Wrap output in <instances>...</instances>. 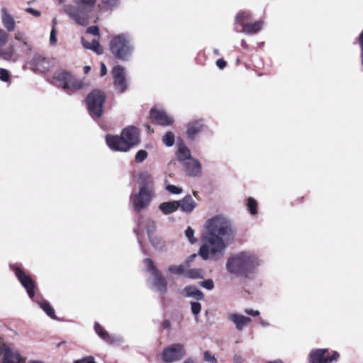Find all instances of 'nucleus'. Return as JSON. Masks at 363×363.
<instances>
[{
    "label": "nucleus",
    "instance_id": "nucleus-44",
    "mask_svg": "<svg viewBox=\"0 0 363 363\" xmlns=\"http://www.w3.org/2000/svg\"><path fill=\"white\" fill-rule=\"evenodd\" d=\"M200 284L201 286H203V288H205L208 290H211L214 287L213 281L211 279H207V280L203 281L201 282Z\"/></svg>",
    "mask_w": 363,
    "mask_h": 363
},
{
    "label": "nucleus",
    "instance_id": "nucleus-43",
    "mask_svg": "<svg viewBox=\"0 0 363 363\" xmlns=\"http://www.w3.org/2000/svg\"><path fill=\"white\" fill-rule=\"evenodd\" d=\"M250 18V13L248 12L242 11L238 13L236 16V22H241L244 20H247Z\"/></svg>",
    "mask_w": 363,
    "mask_h": 363
},
{
    "label": "nucleus",
    "instance_id": "nucleus-20",
    "mask_svg": "<svg viewBox=\"0 0 363 363\" xmlns=\"http://www.w3.org/2000/svg\"><path fill=\"white\" fill-rule=\"evenodd\" d=\"M197 257L196 254H193L189 256L186 260L185 264H182L179 265H171L168 268V272L171 274H177V275H183L184 277L185 272L186 269V266L191 262L194 259Z\"/></svg>",
    "mask_w": 363,
    "mask_h": 363
},
{
    "label": "nucleus",
    "instance_id": "nucleus-14",
    "mask_svg": "<svg viewBox=\"0 0 363 363\" xmlns=\"http://www.w3.org/2000/svg\"><path fill=\"white\" fill-rule=\"evenodd\" d=\"M339 357V353L335 352L332 356H329L326 349H319L311 352L310 354L311 363H330L336 361Z\"/></svg>",
    "mask_w": 363,
    "mask_h": 363
},
{
    "label": "nucleus",
    "instance_id": "nucleus-45",
    "mask_svg": "<svg viewBox=\"0 0 363 363\" xmlns=\"http://www.w3.org/2000/svg\"><path fill=\"white\" fill-rule=\"evenodd\" d=\"M8 40V34L2 29H0V48L6 44Z\"/></svg>",
    "mask_w": 363,
    "mask_h": 363
},
{
    "label": "nucleus",
    "instance_id": "nucleus-64",
    "mask_svg": "<svg viewBox=\"0 0 363 363\" xmlns=\"http://www.w3.org/2000/svg\"><path fill=\"white\" fill-rule=\"evenodd\" d=\"M138 226H139L140 228H143L142 223L139 222L138 223Z\"/></svg>",
    "mask_w": 363,
    "mask_h": 363
},
{
    "label": "nucleus",
    "instance_id": "nucleus-58",
    "mask_svg": "<svg viewBox=\"0 0 363 363\" xmlns=\"http://www.w3.org/2000/svg\"><path fill=\"white\" fill-rule=\"evenodd\" d=\"M259 324H260L262 327H267V326H269V323L267 320H264V319H260V320H259Z\"/></svg>",
    "mask_w": 363,
    "mask_h": 363
},
{
    "label": "nucleus",
    "instance_id": "nucleus-32",
    "mask_svg": "<svg viewBox=\"0 0 363 363\" xmlns=\"http://www.w3.org/2000/svg\"><path fill=\"white\" fill-rule=\"evenodd\" d=\"M40 307L46 313V314L52 319H55V310L46 301H41L38 302Z\"/></svg>",
    "mask_w": 363,
    "mask_h": 363
},
{
    "label": "nucleus",
    "instance_id": "nucleus-54",
    "mask_svg": "<svg viewBox=\"0 0 363 363\" xmlns=\"http://www.w3.org/2000/svg\"><path fill=\"white\" fill-rule=\"evenodd\" d=\"M359 43L361 46V56H362V63L363 65V31L359 35Z\"/></svg>",
    "mask_w": 363,
    "mask_h": 363
},
{
    "label": "nucleus",
    "instance_id": "nucleus-51",
    "mask_svg": "<svg viewBox=\"0 0 363 363\" xmlns=\"http://www.w3.org/2000/svg\"><path fill=\"white\" fill-rule=\"evenodd\" d=\"M103 3L108 6H115L118 4V0H102Z\"/></svg>",
    "mask_w": 363,
    "mask_h": 363
},
{
    "label": "nucleus",
    "instance_id": "nucleus-27",
    "mask_svg": "<svg viewBox=\"0 0 363 363\" xmlns=\"http://www.w3.org/2000/svg\"><path fill=\"white\" fill-rule=\"evenodd\" d=\"M94 329L98 335L107 342L112 343L116 341L115 337L109 335L99 323H95Z\"/></svg>",
    "mask_w": 363,
    "mask_h": 363
},
{
    "label": "nucleus",
    "instance_id": "nucleus-30",
    "mask_svg": "<svg viewBox=\"0 0 363 363\" xmlns=\"http://www.w3.org/2000/svg\"><path fill=\"white\" fill-rule=\"evenodd\" d=\"M139 179L140 186H145L148 189H152L151 187L153 184V180L152 177L147 172H142L139 176Z\"/></svg>",
    "mask_w": 363,
    "mask_h": 363
},
{
    "label": "nucleus",
    "instance_id": "nucleus-19",
    "mask_svg": "<svg viewBox=\"0 0 363 363\" xmlns=\"http://www.w3.org/2000/svg\"><path fill=\"white\" fill-rule=\"evenodd\" d=\"M228 319L235 325L237 330L240 331L242 330L245 326L251 321L250 318L238 313L230 314Z\"/></svg>",
    "mask_w": 363,
    "mask_h": 363
},
{
    "label": "nucleus",
    "instance_id": "nucleus-22",
    "mask_svg": "<svg viewBox=\"0 0 363 363\" xmlns=\"http://www.w3.org/2000/svg\"><path fill=\"white\" fill-rule=\"evenodd\" d=\"M186 172L191 176H197L201 173V165L200 162L195 159H190L184 164Z\"/></svg>",
    "mask_w": 363,
    "mask_h": 363
},
{
    "label": "nucleus",
    "instance_id": "nucleus-48",
    "mask_svg": "<svg viewBox=\"0 0 363 363\" xmlns=\"http://www.w3.org/2000/svg\"><path fill=\"white\" fill-rule=\"evenodd\" d=\"M57 42V38H56V31L55 28H52L51 32H50V43L52 45H54L56 44Z\"/></svg>",
    "mask_w": 363,
    "mask_h": 363
},
{
    "label": "nucleus",
    "instance_id": "nucleus-40",
    "mask_svg": "<svg viewBox=\"0 0 363 363\" xmlns=\"http://www.w3.org/2000/svg\"><path fill=\"white\" fill-rule=\"evenodd\" d=\"M147 157V152L145 150H140L137 152L135 160L137 162H141L144 161Z\"/></svg>",
    "mask_w": 363,
    "mask_h": 363
},
{
    "label": "nucleus",
    "instance_id": "nucleus-63",
    "mask_svg": "<svg viewBox=\"0 0 363 363\" xmlns=\"http://www.w3.org/2000/svg\"><path fill=\"white\" fill-rule=\"evenodd\" d=\"M56 23H57L56 18H54V19L52 20V24H53V27H52V28H55V26L56 25Z\"/></svg>",
    "mask_w": 363,
    "mask_h": 363
},
{
    "label": "nucleus",
    "instance_id": "nucleus-46",
    "mask_svg": "<svg viewBox=\"0 0 363 363\" xmlns=\"http://www.w3.org/2000/svg\"><path fill=\"white\" fill-rule=\"evenodd\" d=\"M9 72L3 68H0V79L3 82H8L9 79Z\"/></svg>",
    "mask_w": 363,
    "mask_h": 363
},
{
    "label": "nucleus",
    "instance_id": "nucleus-18",
    "mask_svg": "<svg viewBox=\"0 0 363 363\" xmlns=\"http://www.w3.org/2000/svg\"><path fill=\"white\" fill-rule=\"evenodd\" d=\"M178 203V208L184 213H191L196 207V203L191 195H186L182 199L177 201Z\"/></svg>",
    "mask_w": 363,
    "mask_h": 363
},
{
    "label": "nucleus",
    "instance_id": "nucleus-34",
    "mask_svg": "<svg viewBox=\"0 0 363 363\" xmlns=\"http://www.w3.org/2000/svg\"><path fill=\"white\" fill-rule=\"evenodd\" d=\"M162 141L166 146H172L174 143V135L172 132H167L163 136Z\"/></svg>",
    "mask_w": 363,
    "mask_h": 363
},
{
    "label": "nucleus",
    "instance_id": "nucleus-42",
    "mask_svg": "<svg viewBox=\"0 0 363 363\" xmlns=\"http://www.w3.org/2000/svg\"><path fill=\"white\" fill-rule=\"evenodd\" d=\"M203 358L206 362L217 363V359L214 355L209 351H206L203 354Z\"/></svg>",
    "mask_w": 363,
    "mask_h": 363
},
{
    "label": "nucleus",
    "instance_id": "nucleus-15",
    "mask_svg": "<svg viewBox=\"0 0 363 363\" xmlns=\"http://www.w3.org/2000/svg\"><path fill=\"white\" fill-rule=\"evenodd\" d=\"M112 74L116 89L119 93L123 92L128 86L124 69L121 66H116L112 69Z\"/></svg>",
    "mask_w": 363,
    "mask_h": 363
},
{
    "label": "nucleus",
    "instance_id": "nucleus-59",
    "mask_svg": "<svg viewBox=\"0 0 363 363\" xmlns=\"http://www.w3.org/2000/svg\"><path fill=\"white\" fill-rule=\"evenodd\" d=\"M86 363H96L94 360V357L92 356L86 357Z\"/></svg>",
    "mask_w": 363,
    "mask_h": 363
},
{
    "label": "nucleus",
    "instance_id": "nucleus-52",
    "mask_svg": "<svg viewBox=\"0 0 363 363\" xmlns=\"http://www.w3.org/2000/svg\"><path fill=\"white\" fill-rule=\"evenodd\" d=\"M26 11L29 13H30V14H32L33 16H34L35 17H38L40 15V13L38 11L35 10V9H33L32 8H27L26 9Z\"/></svg>",
    "mask_w": 363,
    "mask_h": 363
},
{
    "label": "nucleus",
    "instance_id": "nucleus-8",
    "mask_svg": "<svg viewBox=\"0 0 363 363\" xmlns=\"http://www.w3.org/2000/svg\"><path fill=\"white\" fill-rule=\"evenodd\" d=\"M54 79L56 86L61 87L68 94L81 89L83 87V84L81 81L77 79L67 72L57 74L54 77Z\"/></svg>",
    "mask_w": 363,
    "mask_h": 363
},
{
    "label": "nucleus",
    "instance_id": "nucleus-28",
    "mask_svg": "<svg viewBox=\"0 0 363 363\" xmlns=\"http://www.w3.org/2000/svg\"><path fill=\"white\" fill-rule=\"evenodd\" d=\"M159 209L165 215H168L178 209V203L177 201L164 202L160 204Z\"/></svg>",
    "mask_w": 363,
    "mask_h": 363
},
{
    "label": "nucleus",
    "instance_id": "nucleus-1",
    "mask_svg": "<svg viewBox=\"0 0 363 363\" xmlns=\"http://www.w3.org/2000/svg\"><path fill=\"white\" fill-rule=\"evenodd\" d=\"M259 265L257 257L250 252H241L230 258L226 263L228 272L240 277H247Z\"/></svg>",
    "mask_w": 363,
    "mask_h": 363
},
{
    "label": "nucleus",
    "instance_id": "nucleus-50",
    "mask_svg": "<svg viewBox=\"0 0 363 363\" xmlns=\"http://www.w3.org/2000/svg\"><path fill=\"white\" fill-rule=\"evenodd\" d=\"M245 312L248 314V315H252V316H257L259 315V311H257V310H253V309H250V308H246L245 310Z\"/></svg>",
    "mask_w": 363,
    "mask_h": 363
},
{
    "label": "nucleus",
    "instance_id": "nucleus-9",
    "mask_svg": "<svg viewBox=\"0 0 363 363\" xmlns=\"http://www.w3.org/2000/svg\"><path fill=\"white\" fill-rule=\"evenodd\" d=\"M105 94L99 90L92 91L86 97L89 114L91 117L99 118L103 113Z\"/></svg>",
    "mask_w": 363,
    "mask_h": 363
},
{
    "label": "nucleus",
    "instance_id": "nucleus-47",
    "mask_svg": "<svg viewBox=\"0 0 363 363\" xmlns=\"http://www.w3.org/2000/svg\"><path fill=\"white\" fill-rule=\"evenodd\" d=\"M86 33L94 35H99V29L98 26H92L87 28Z\"/></svg>",
    "mask_w": 363,
    "mask_h": 363
},
{
    "label": "nucleus",
    "instance_id": "nucleus-5",
    "mask_svg": "<svg viewBox=\"0 0 363 363\" xmlns=\"http://www.w3.org/2000/svg\"><path fill=\"white\" fill-rule=\"evenodd\" d=\"M225 242L221 239L203 234V243L199 249V255L205 260H218L224 255L226 248Z\"/></svg>",
    "mask_w": 363,
    "mask_h": 363
},
{
    "label": "nucleus",
    "instance_id": "nucleus-57",
    "mask_svg": "<svg viewBox=\"0 0 363 363\" xmlns=\"http://www.w3.org/2000/svg\"><path fill=\"white\" fill-rule=\"evenodd\" d=\"M171 326V323L169 320H165L164 322H163V327L165 329H169Z\"/></svg>",
    "mask_w": 363,
    "mask_h": 363
},
{
    "label": "nucleus",
    "instance_id": "nucleus-6",
    "mask_svg": "<svg viewBox=\"0 0 363 363\" xmlns=\"http://www.w3.org/2000/svg\"><path fill=\"white\" fill-rule=\"evenodd\" d=\"M15 42L6 50H0V57L6 60L17 61L21 57L28 55L31 51V46L28 43L24 33H15Z\"/></svg>",
    "mask_w": 363,
    "mask_h": 363
},
{
    "label": "nucleus",
    "instance_id": "nucleus-31",
    "mask_svg": "<svg viewBox=\"0 0 363 363\" xmlns=\"http://www.w3.org/2000/svg\"><path fill=\"white\" fill-rule=\"evenodd\" d=\"M203 271L201 269H186L184 277L199 279L203 277Z\"/></svg>",
    "mask_w": 363,
    "mask_h": 363
},
{
    "label": "nucleus",
    "instance_id": "nucleus-10",
    "mask_svg": "<svg viewBox=\"0 0 363 363\" xmlns=\"http://www.w3.org/2000/svg\"><path fill=\"white\" fill-rule=\"evenodd\" d=\"M154 196L153 191L147 186H140L138 193L132 194L130 201L133 208L136 211H140L146 208L150 203Z\"/></svg>",
    "mask_w": 363,
    "mask_h": 363
},
{
    "label": "nucleus",
    "instance_id": "nucleus-37",
    "mask_svg": "<svg viewBox=\"0 0 363 363\" xmlns=\"http://www.w3.org/2000/svg\"><path fill=\"white\" fill-rule=\"evenodd\" d=\"M91 50L97 53L98 55H101L103 53V48L100 45L99 40L96 39L91 40Z\"/></svg>",
    "mask_w": 363,
    "mask_h": 363
},
{
    "label": "nucleus",
    "instance_id": "nucleus-36",
    "mask_svg": "<svg viewBox=\"0 0 363 363\" xmlns=\"http://www.w3.org/2000/svg\"><path fill=\"white\" fill-rule=\"evenodd\" d=\"M190 303L191 313L196 316L201 312V305L197 301H191ZM195 319L197 320V317Z\"/></svg>",
    "mask_w": 363,
    "mask_h": 363
},
{
    "label": "nucleus",
    "instance_id": "nucleus-23",
    "mask_svg": "<svg viewBox=\"0 0 363 363\" xmlns=\"http://www.w3.org/2000/svg\"><path fill=\"white\" fill-rule=\"evenodd\" d=\"M183 293L185 296L195 298L197 301L203 298V294L195 286H188L184 289Z\"/></svg>",
    "mask_w": 363,
    "mask_h": 363
},
{
    "label": "nucleus",
    "instance_id": "nucleus-12",
    "mask_svg": "<svg viewBox=\"0 0 363 363\" xmlns=\"http://www.w3.org/2000/svg\"><path fill=\"white\" fill-rule=\"evenodd\" d=\"M144 263L147 270L151 272L154 277V287L156 291L160 294H164L167 292V282L164 278L162 277L161 273L155 267L153 262L151 259L146 258L144 260Z\"/></svg>",
    "mask_w": 363,
    "mask_h": 363
},
{
    "label": "nucleus",
    "instance_id": "nucleus-61",
    "mask_svg": "<svg viewBox=\"0 0 363 363\" xmlns=\"http://www.w3.org/2000/svg\"><path fill=\"white\" fill-rule=\"evenodd\" d=\"M91 69V67L89 66H85L84 67V71L85 74H87Z\"/></svg>",
    "mask_w": 363,
    "mask_h": 363
},
{
    "label": "nucleus",
    "instance_id": "nucleus-49",
    "mask_svg": "<svg viewBox=\"0 0 363 363\" xmlns=\"http://www.w3.org/2000/svg\"><path fill=\"white\" fill-rule=\"evenodd\" d=\"M233 363H245V359L238 354H236L233 357Z\"/></svg>",
    "mask_w": 363,
    "mask_h": 363
},
{
    "label": "nucleus",
    "instance_id": "nucleus-39",
    "mask_svg": "<svg viewBox=\"0 0 363 363\" xmlns=\"http://www.w3.org/2000/svg\"><path fill=\"white\" fill-rule=\"evenodd\" d=\"M247 207L252 214L255 215L257 213V202L254 199H248Z\"/></svg>",
    "mask_w": 363,
    "mask_h": 363
},
{
    "label": "nucleus",
    "instance_id": "nucleus-60",
    "mask_svg": "<svg viewBox=\"0 0 363 363\" xmlns=\"http://www.w3.org/2000/svg\"><path fill=\"white\" fill-rule=\"evenodd\" d=\"M86 357H84L81 359H77L74 361V363H86Z\"/></svg>",
    "mask_w": 363,
    "mask_h": 363
},
{
    "label": "nucleus",
    "instance_id": "nucleus-33",
    "mask_svg": "<svg viewBox=\"0 0 363 363\" xmlns=\"http://www.w3.org/2000/svg\"><path fill=\"white\" fill-rule=\"evenodd\" d=\"M149 239L155 250H162L165 247V242L161 238L153 235Z\"/></svg>",
    "mask_w": 363,
    "mask_h": 363
},
{
    "label": "nucleus",
    "instance_id": "nucleus-55",
    "mask_svg": "<svg viewBox=\"0 0 363 363\" xmlns=\"http://www.w3.org/2000/svg\"><path fill=\"white\" fill-rule=\"evenodd\" d=\"M216 65L220 69H223L226 66V62L224 60H223V59H218L216 61Z\"/></svg>",
    "mask_w": 363,
    "mask_h": 363
},
{
    "label": "nucleus",
    "instance_id": "nucleus-53",
    "mask_svg": "<svg viewBox=\"0 0 363 363\" xmlns=\"http://www.w3.org/2000/svg\"><path fill=\"white\" fill-rule=\"evenodd\" d=\"M81 40L85 48L91 50V42L87 41L84 38H82Z\"/></svg>",
    "mask_w": 363,
    "mask_h": 363
},
{
    "label": "nucleus",
    "instance_id": "nucleus-41",
    "mask_svg": "<svg viewBox=\"0 0 363 363\" xmlns=\"http://www.w3.org/2000/svg\"><path fill=\"white\" fill-rule=\"evenodd\" d=\"M166 189L172 194H179L182 192V188L172 184L167 185Z\"/></svg>",
    "mask_w": 363,
    "mask_h": 363
},
{
    "label": "nucleus",
    "instance_id": "nucleus-35",
    "mask_svg": "<svg viewBox=\"0 0 363 363\" xmlns=\"http://www.w3.org/2000/svg\"><path fill=\"white\" fill-rule=\"evenodd\" d=\"M145 228L149 238L155 235L154 233L156 229V224L154 221L150 220H147L145 223Z\"/></svg>",
    "mask_w": 363,
    "mask_h": 363
},
{
    "label": "nucleus",
    "instance_id": "nucleus-21",
    "mask_svg": "<svg viewBox=\"0 0 363 363\" xmlns=\"http://www.w3.org/2000/svg\"><path fill=\"white\" fill-rule=\"evenodd\" d=\"M30 64L35 71L40 72H44L48 69L46 59L40 55H35Z\"/></svg>",
    "mask_w": 363,
    "mask_h": 363
},
{
    "label": "nucleus",
    "instance_id": "nucleus-26",
    "mask_svg": "<svg viewBox=\"0 0 363 363\" xmlns=\"http://www.w3.org/2000/svg\"><path fill=\"white\" fill-rule=\"evenodd\" d=\"M177 157L179 160L184 162V163L186 161H189L190 159H193L191 157L190 150L183 144H180L179 145L177 152Z\"/></svg>",
    "mask_w": 363,
    "mask_h": 363
},
{
    "label": "nucleus",
    "instance_id": "nucleus-7",
    "mask_svg": "<svg viewBox=\"0 0 363 363\" xmlns=\"http://www.w3.org/2000/svg\"><path fill=\"white\" fill-rule=\"evenodd\" d=\"M110 50L118 59L126 60L131 55L133 47L125 34L116 35L110 42Z\"/></svg>",
    "mask_w": 363,
    "mask_h": 363
},
{
    "label": "nucleus",
    "instance_id": "nucleus-2",
    "mask_svg": "<svg viewBox=\"0 0 363 363\" xmlns=\"http://www.w3.org/2000/svg\"><path fill=\"white\" fill-rule=\"evenodd\" d=\"M76 5L66 4L63 11L79 26H85L89 23V13L93 10L96 0H74Z\"/></svg>",
    "mask_w": 363,
    "mask_h": 363
},
{
    "label": "nucleus",
    "instance_id": "nucleus-13",
    "mask_svg": "<svg viewBox=\"0 0 363 363\" xmlns=\"http://www.w3.org/2000/svg\"><path fill=\"white\" fill-rule=\"evenodd\" d=\"M185 354L184 347L182 344H173L162 352V359L167 363H172L179 361L184 357Z\"/></svg>",
    "mask_w": 363,
    "mask_h": 363
},
{
    "label": "nucleus",
    "instance_id": "nucleus-38",
    "mask_svg": "<svg viewBox=\"0 0 363 363\" xmlns=\"http://www.w3.org/2000/svg\"><path fill=\"white\" fill-rule=\"evenodd\" d=\"M185 235L191 244H194L196 242V239L194 236V230L191 227H188L185 230Z\"/></svg>",
    "mask_w": 363,
    "mask_h": 363
},
{
    "label": "nucleus",
    "instance_id": "nucleus-16",
    "mask_svg": "<svg viewBox=\"0 0 363 363\" xmlns=\"http://www.w3.org/2000/svg\"><path fill=\"white\" fill-rule=\"evenodd\" d=\"M150 118L154 123L167 126L173 123L174 119L168 116L163 110H158L153 108L150 111Z\"/></svg>",
    "mask_w": 363,
    "mask_h": 363
},
{
    "label": "nucleus",
    "instance_id": "nucleus-62",
    "mask_svg": "<svg viewBox=\"0 0 363 363\" xmlns=\"http://www.w3.org/2000/svg\"><path fill=\"white\" fill-rule=\"evenodd\" d=\"M184 363H194V362L191 359H188Z\"/></svg>",
    "mask_w": 363,
    "mask_h": 363
},
{
    "label": "nucleus",
    "instance_id": "nucleus-29",
    "mask_svg": "<svg viewBox=\"0 0 363 363\" xmlns=\"http://www.w3.org/2000/svg\"><path fill=\"white\" fill-rule=\"evenodd\" d=\"M203 125L201 121H196L190 122L188 125L187 135L189 138H193L194 136L201 130Z\"/></svg>",
    "mask_w": 363,
    "mask_h": 363
},
{
    "label": "nucleus",
    "instance_id": "nucleus-24",
    "mask_svg": "<svg viewBox=\"0 0 363 363\" xmlns=\"http://www.w3.org/2000/svg\"><path fill=\"white\" fill-rule=\"evenodd\" d=\"M262 26V21H257L254 23H246L242 25V32L247 35H254L258 33Z\"/></svg>",
    "mask_w": 363,
    "mask_h": 363
},
{
    "label": "nucleus",
    "instance_id": "nucleus-11",
    "mask_svg": "<svg viewBox=\"0 0 363 363\" xmlns=\"http://www.w3.org/2000/svg\"><path fill=\"white\" fill-rule=\"evenodd\" d=\"M3 354L2 363H25L19 352L12 345L6 344L0 338V355Z\"/></svg>",
    "mask_w": 363,
    "mask_h": 363
},
{
    "label": "nucleus",
    "instance_id": "nucleus-3",
    "mask_svg": "<svg viewBox=\"0 0 363 363\" xmlns=\"http://www.w3.org/2000/svg\"><path fill=\"white\" fill-rule=\"evenodd\" d=\"M106 141L111 150L126 152L139 143V132L135 127H127L123 130L121 137L108 135Z\"/></svg>",
    "mask_w": 363,
    "mask_h": 363
},
{
    "label": "nucleus",
    "instance_id": "nucleus-25",
    "mask_svg": "<svg viewBox=\"0 0 363 363\" xmlns=\"http://www.w3.org/2000/svg\"><path fill=\"white\" fill-rule=\"evenodd\" d=\"M1 12L4 26L9 31H13L15 29V21L13 16L7 12L6 9H3Z\"/></svg>",
    "mask_w": 363,
    "mask_h": 363
},
{
    "label": "nucleus",
    "instance_id": "nucleus-56",
    "mask_svg": "<svg viewBox=\"0 0 363 363\" xmlns=\"http://www.w3.org/2000/svg\"><path fill=\"white\" fill-rule=\"evenodd\" d=\"M107 72V69H106V65H104V63L101 62V73H100V75L101 77L104 76Z\"/></svg>",
    "mask_w": 363,
    "mask_h": 363
},
{
    "label": "nucleus",
    "instance_id": "nucleus-4",
    "mask_svg": "<svg viewBox=\"0 0 363 363\" xmlns=\"http://www.w3.org/2000/svg\"><path fill=\"white\" fill-rule=\"evenodd\" d=\"M206 231L203 235L228 241L234 236V230L230 221L223 216H216L208 219L204 225Z\"/></svg>",
    "mask_w": 363,
    "mask_h": 363
},
{
    "label": "nucleus",
    "instance_id": "nucleus-17",
    "mask_svg": "<svg viewBox=\"0 0 363 363\" xmlns=\"http://www.w3.org/2000/svg\"><path fill=\"white\" fill-rule=\"evenodd\" d=\"M15 274L22 286L26 289L30 298H33L35 284L31 278L18 268L16 269Z\"/></svg>",
    "mask_w": 363,
    "mask_h": 363
}]
</instances>
